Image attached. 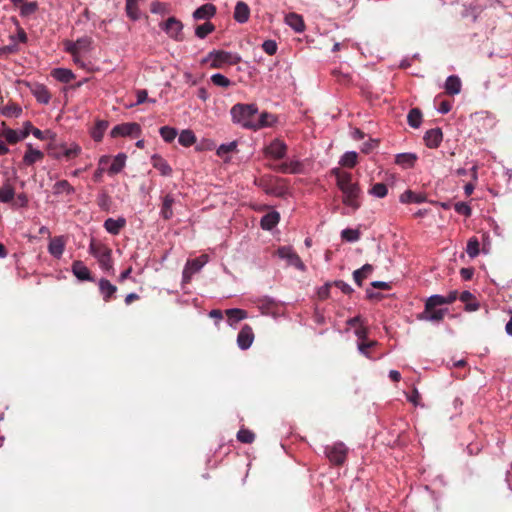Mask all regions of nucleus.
I'll list each match as a JSON object with an SVG mask.
<instances>
[{
	"mask_svg": "<svg viewBox=\"0 0 512 512\" xmlns=\"http://www.w3.org/2000/svg\"><path fill=\"white\" fill-rule=\"evenodd\" d=\"M232 121L241 125L243 128H253V121L258 114V107L256 104H235L230 110Z\"/></svg>",
	"mask_w": 512,
	"mask_h": 512,
	"instance_id": "1",
	"label": "nucleus"
},
{
	"mask_svg": "<svg viewBox=\"0 0 512 512\" xmlns=\"http://www.w3.org/2000/svg\"><path fill=\"white\" fill-rule=\"evenodd\" d=\"M241 61V57L237 53H233L225 50H212L205 58L203 63H209L211 68L220 69L224 65H235Z\"/></svg>",
	"mask_w": 512,
	"mask_h": 512,
	"instance_id": "2",
	"label": "nucleus"
},
{
	"mask_svg": "<svg viewBox=\"0 0 512 512\" xmlns=\"http://www.w3.org/2000/svg\"><path fill=\"white\" fill-rule=\"evenodd\" d=\"M323 451L331 464L342 466L347 459L349 449L343 442L339 441L331 445H326Z\"/></svg>",
	"mask_w": 512,
	"mask_h": 512,
	"instance_id": "3",
	"label": "nucleus"
},
{
	"mask_svg": "<svg viewBox=\"0 0 512 512\" xmlns=\"http://www.w3.org/2000/svg\"><path fill=\"white\" fill-rule=\"evenodd\" d=\"M90 253L97 258L101 269L110 271L113 268L111 249L104 245L90 244Z\"/></svg>",
	"mask_w": 512,
	"mask_h": 512,
	"instance_id": "4",
	"label": "nucleus"
},
{
	"mask_svg": "<svg viewBox=\"0 0 512 512\" xmlns=\"http://www.w3.org/2000/svg\"><path fill=\"white\" fill-rule=\"evenodd\" d=\"M162 30L172 39L176 41H183V23L175 17H169L161 25Z\"/></svg>",
	"mask_w": 512,
	"mask_h": 512,
	"instance_id": "5",
	"label": "nucleus"
},
{
	"mask_svg": "<svg viewBox=\"0 0 512 512\" xmlns=\"http://www.w3.org/2000/svg\"><path fill=\"white\" fill-rule=\"evenodd\" d=\"M141 133V127L138 123H122L114 126L110 132L112 138L135 136Z\"/></svg>",
	"mask_w": 512,
	"mask_h": 512,
	"instance_id": "6",
	"label": "nucleus"
},
{
	"mask_svg": "<svg viewBox=\"0 0 512 512\" xmlns=\"http://www.w3.org/2000/svg\"><path fill=\"white\" fill-rule=\"evenodd\" d=\"M343 193V199L342 202L346 205L351 207L352 209L356 210L360 207V194L361 190L357 183L352 184L349 187H346L345 189L341 190Z\"/></svg>",
	"mask_w": 512,
	"mask_h": 512,
	"instance_id": "7",
	"label": "nucleus"
},
{
	"mask_svg": "<svg viewBox=\"0 0 512 512\" xmlns=\"http://www.w3.org/2000/svg\"><path fill=\"white\" fill-rule=\"evenodd\" d=\"M278 255L282 259H286L288 264L294 266L300 271H305L306 266L301 260V258L293 251L291 247L283 246L280 247L277 251Z\"/></svg>",
	"mask_w": 512,
	"mask_h": 512,
	"instance_id": "8",
	"label": "nucleus"
},
{
	"mask_svg": "<svg viewBox=\"0 0 512 512\" xmlns=\"http://www.w3.org/2000/svg\"><path fill=\"white\" fill-rule=\"evenodd\" d=\"M287 146L280 139H274L268 146L264 149V154L267 157L280 160L286 156Z\"/></svg>",
	"mask_w": 512,
	"mask_h": 512,
	"instance_id": "9",
	"label": "nucleus"
},
{
	"mask_svg": "<svg viewBox=\"0 0 512 512\" xmlns=\"http://www.w3.org/2000/svg\"><path fill=\"white\" fill-rule=\"evenodd\" d=\"M448 313V308H432L431 310H426V306H424L423 312L417 315V319L420 321H427L432 323H440L445 315Z\"/></svg>",
	"mask_w": 512,
	"mask_h": 512,
	"instance_id": "10",
	"label": "nucleus"
},
{
	"mask_svg": "<svg viewBox=\"0 0 512 512\" xmlns=\"http://www.w3.org/2000/svg\"><path fill=\"white\" fill-rule=\"evenodd\" d=\"M254 341V332L251 326L245 324L237 335V345L241 350H247Z\"/></svg>",
	"mask_w": 512,
	"mask_h": 512,
	"instance_id": "11",
	"label": "nucleus"
},
{
	"mask_svg": "<svg viewBox=\"0 0 512 512\" xmlns=\"http://www.w3.org/2000/svg\"><path fill=\"white\" fill-rule=\"evenodd\" d=\"M99 293L104 302H110L116 298L117 287L108 279L101 278L98 281Z\"/></svg>",
	"mask_w": 512,
	"mask_h": 512,
	"instance_id": "12",
	"label": "nucleus"
},
{
	"mask_svg": "<svg viewBox=\"0 0 512 512\" xmlns=\"http://www.w3.org/2000/svg\"><path fill=\"white\" fill-rule=\"evenodd\" d=\"M424 142L429 148H438L443 139V133L440 128H433L425 132Z\"/></svg>",
	"mask_w": 512,
	"mask_h": 512,
	"instance_id": "13",
	"label": "nucleus"
},
{
	"mask_svg": "<svg viewBox=\"0 0 512 512\" xmlns=\"http://www.w3.org/2000/svg\"><path fill=\"white\" fill-rule=\"evenodd\" d=\"M71 269L74 276L80 281L94 280L88 267L80 260L74 261Z\"/></svg>",
	"mask_w": 512,
	"mask_h": 512,
	"instance_id": "14",
	"label": "nucleus"
},
{
	"mask_svg": "<svg viewBox=\"0 0 512 512\" xmlns=\"http://www.w3.org/2000/svg\"><path fill=\"white\" fill-rule=\"evenodd\" d=\"M215 14H216V7H215V5H213L211 3H206V4L202 5V6H200L199 8H197L193 12L192 17L196 21H198V20H206V21H208L209 19L214 17Z\"/></svg>",
	"mask_w": 512,
	"mask_h": 512,
	"instance_id": "15",
	"label": "nucleus"
},
{
	"mask_svg": "<svg viewBox=\"0 0 512 512\" xmlns=\"http://www.w3.org/2000/svg\"><path fill=\"white\" fill-rule=\"evenodd\" d=\"M53 195L69 197L75 193V188L67 180H59L52 186Z\"/></svg>",
	"mask_w": 512,
	"mask_h": 512,
	"instance_id": "16",
	"label": "nucleus"
},
{
	"mask_svg": "<svg viewBox=\"0 0 512 512\" xmlns=\"http://www.w3.org/2000/svg\"><path fill=\"white\" fill-rule=\"evenodd\" d=\"M285 23L296 33H302L305 30L303 17L297 13H288L285 16Z\"/></svg>",
	"mask_w": 512,
	"mask_h": 512,
	"instance_id": "17",
	"label": "nucleus"
},
{
	"mask_svg": "<svg viewBox=\"0 0 512 512\" xmlns=\"http://www.w3.org/2000/svg\"><path fill=\"white\" fill-rule=\"evenodd\" d=\"M233 17L240 24L246 23L250 17L249 6L243 1H238L235 5Z\"/></svg>",
	"mask_w": 512,
	"mask_h": 512,
	"instance_id": "18",
	"label": "nucleus"
},
{
	"mask_svg": "<svg viewBox=\"0 0 512 512\" xmlns=\"http://www.w3.org/2000/svg\"><path fill=\"white\" fill-rule=\"evenodd\" d=\"M418 156L412 152L399 153L395 156V163L403 169L414 167Z\"/></svg>",
	"mask_w": 512,
	"mask_h": 512,
	"instance_id": "19",
	"label": "nucleus"
},
{
	"mask_svg": "<svg viewBox=\"0 0 512 512\" xmlns=\"http://www.w3.org/2000/svg\"><path fill=\"white\" fill-rule=\"evenodd\" d=\"M126 225V219L124 217H119L117 219L108 218L104 221L105 230L112 234L118 235L122 228Z\"/></svg>",
	"mask_w": 512,
	"mask_h": 512,
	"instance_id": "20",
	"label": "nucleus"
},
{
	"mask_svg": "<svg viewBox=\"0 0 512 512\" xmlns=\"http://www.w3.org/2000/svg\"><path fill=\"white\" fill-rule=\"evenodd\" d=\"M175 203V198L172 194H167L163 197L162 205L160 208V216L164 220H169L173 217V209L172 206Z\"/></svg>",
	"mask_w": 512,
	"mask_h": 512,
	"instance_id": "21",
	"label": "nucleus"
},
{
	"mask_svg": "<svg viewBox=\"0 0 512 512\" xmlns=\"http://www.w3.org/2000/svg\"><path fill=\"white\" fill-rule=\"evenodd\" d=\"M275 121V117L268 112H263L259 116L257 114L255 116V121H253L252 130L256 131L264 127L272 126Z\"/></svg>",
	"mask_w": 512,
	"mask_h": 512,
	"instance_id": "22",
	"label": "nucleus"
},
{
	"mask_svg": "<svg viewBox=\"0 0 512 512\" xmlns=\"http://www.w3.org/2000/svg\"><path fill=\"white\" fill-rule=\"evenodd\" d=\"M29 135V131H18L13 129H4L1 136L5 138V140L9 144H15L19 141L24 140Z\"/></svg>",
	"mask_w": 512,
	"mask_h": 512,
	"instance_id": "23",
	"label": "nucleus"
},
{
	"mask_svg": "<svg viewBox=\"0 0 512 512\" xmlns=\"http://www.w3.org/2000/svg\"><path fill=\"white\" fill-rule=\"evenodd\" d=\"M399 200L403 204H420L426 201V196L422 193H416L412 190H406L400 195Z\"/></svg>",
	"mask_w": 512,
	"mask_h": 512,
	"instance_id": "24",
	"label": "nucleus"
},
{
	"mask_svg": "<svg viewBox=\"0 0 512 512\" xmlns=\"http://www.w3.org/2000/svg\"><path fill=\"white\" fill-rule=\"evenodd\" d=\"M280 221V215L277 211H272L265 214L260 221L263 230H272Z\"/></svg>",
	"mask_w": 512,
	"mask_h": 512,
	"instance_id": "25",
	"label": "nucleus"
},
{
	"mask_svg": "<svg viewBox=\"0 0 512 512\" xmlns=\"http://www.w3.org/2000/svg\"><path fill=\"white\" fill-rule=\"evenodd\" d=\"M64 249L65 243L62 237H55L50 240L48 251L53 257L59 259L63 255Z\"/></svg>",
	"mask_w": 512,
	"mask_h": 512,
	"instance_id": "26",
	"label": "nucleus"
},
{
	"mask_svg": "<svg viewBox=\"0 0 512 512\" xmlns=\"http://www.w3.org/2000/svg\"><path fill=\"white\" fill-rule=\"evenodd\" d=\"M461 80L457 75H450L445 81V90L450 95H457L461 92Z\"/></svg>",
	"mask_w": 512,
	"mask_h": 512,
	"instance_id": "27",
	"label": "nucleus"
},
{
	"mask_svg": "<svg viewBox=\"0 0 512 512\" xmlns=\"http://www.w3.org/2000/svg\"><path fill=\"white\" fill-rule=\"evenodd\" d=\"M225 314L227 316V322L230 326H233L234 324L238 323L239 321L247 318V312L245 310L239 309V308L227 309L225 311Z\"/></svg>",
	"mask_w": 512,
	"mask_h": 512,
	"instance_id": "28",
	"label": "nucleus"
},
{
	"mask_svg": "<svg viewBox=\"0 0 512 512\" xmlns=\"http://www.w3.org/2000/svg\"><path fill=\"white\" fill-rule=\"evenodd\" d=\"M43 157H44L43 152H41L38 149H34L31 144H28L27 151L23 157V162L26 165H32V164L42 160Z\"/></svg>",
	"mask_w": 512,
	"mask_h": 512,
	"instance_id": "29",
	"label": "nucleus"
},
{
	"mask_svg": "<svg viewBox=\"0 0 512 512\" xmlns=\"http://www.w3.org/2000/svg\"><path fill=\"white\" fill-rule=\"evenodd\" d=\"M152 165L160 172L162 176H170L172 173V168L161 156L154 155L152 157Z\"/></svg>",
	"mask_w": 512,
	"mask_h": 512,
	"instance_id": "30",
	"label": "nucleus"
},
{
	"mask_svg": "<svg viewBox=\"0 0 512 512\" xmlns=\"http://www.w3.org/2000/svg\"><path fill=\"white\" fill-rule=\"evenodd\" d=\"M51 75L59 82L69 83L75 78L72 70L67 68H55L52 70Z\"/></svg>",
	"mask_w": 512,
	"mask_h": 512,
	"instance_id": "31",
	"label": "nucleus"
},
{
	"mask_svg": "<svg viewBox=\"0 0 512 512\" xmlns=\"http://www.w3.org/2000/svg\"><path fill=\"white\" fill-rule=\"evenodd\" d=\"M32 94L42 104H48L51 99V95L44 85H35L32 89Z\"/></svg>",
	"mask_w": 512,
	"mask_h": 512,
	"instance_id": "32",
	"label": "nucleus"
},
{
	"mask_svg": "<svg viewBox=\"0 0 512 512\" xmlns=\"http://www.w3.org/2000/svg\"><path fill=\"white\" fill-rule=\"evenodd\" d=\"M373 267L370 264H365L361 268L355 270L353 272V279L355 283L361 287L363 285V281L372 273Z\"/></svg>",
	"mask_w": 512,
	"mask_h": 512,
	"instance_id": "33",
	"label": "nucleus"
},
{
	"mask_svg": "<svg viewBox=\"0 0 512 512\" xmlns=\"http://www.w3.org/2000/svg\"><path fill=\"white\" fill-rule=\"evenodd\" d=\"M125 162L126 155L124 153L117 154L108 169L109 174L114 175L121 172L125 166Z\"/></svg>",
	"mask_w": 512,
	"mask_h": 512,
	"instance_id": "34",
	"label": "nucleus"
},
{
	"mask_svg": "<svg viewBox=\"0 0 512 512\" xmlns=\"http://www.w3.org/2000/svg\"><path fill=\"white\" fill-rule=\"evenodd\" d=\"M109 123L105 120H99L96 122L94 128L91 131V136L94 141L99 142L102 140Z\"/></svg>",
	"mask_w": 512,
	"mask_h": 512,
	"instance_id": "35",
	"label": "nucleus"
},
{
	"mask_svg": "<svg viewBox=\"0 0 512 512\" xmlns=\"http://www.w3.org/2000/svg\"><path fill=\"white\" fill-rule=\"evenodd\" d=\"M357 158V152L347 151L341 156L339 164L343 167L353 168L357 164Z\"/></svg>",
	"mask_w": 512,
	"mask_h": 512,
	"instance_id": "36",
	"label": "nucleus"
},
{
	"mask_svg": "<svg viewBox=\"0 0 512 512\" xmlns=\"http://www.w3.org/2000/svg\"><path fill=\"white\" fill-rule=\"evenodd\" d=\"M407 122L412 128H419L422 123V112L419 108H412L407 115Z\"/></svg>",
	"mask_w": 512,
	"mask_h": 512,
	"instance_id": "37",
	"label": "nucleus"
},
{
	"mask_svg": "<svg viewBox=\"0 0 512 512\" xmlns=\"http://www.w3.org/2000/svg\"><path fill=\"white\" fill-rule=\"evenodd\" d=\"M178 142L184 147H190L196 142L195 134L190 129L182 130L179 134Z\"/></svg>",
	"mask_w": 512,
	"mask_h": 512,
	"instance_id": "38",
	"label": "nucleus"
},
{
	"mask_svg": "<svg viewBox=\"0 0 512 512\" xmlns=\"http://www.w3.org/2000/svg\"><path fill=\"white\" fill-rule=\"evenodd\" d=\"M215 30V25L209 21H206L205 23L198 25L195 28V35L199 39L206 38L210 33H212Z\"/></svg>",
	"mask_w": 512,
	"mask_h": 512,
	"instance_id": "39",
	"label": "nucleus"
},
{
	"mask_svg": "<svg viewBox=\"0 0 512 512\" xmlns=\"http://www.w3.org/2000/svg\"><path fill=\"white\" fill-rule=\"evenodd\" d=\"M442 305H446L443 295L434 294L427 298L425 302L426 310H431Z\"/></svg>",
	"mask_w": 512,
	"mask_h": 512,
	"instance_id": "40",
	"label": "nucleus"
},
{
	"mask_svg": "<svg viewBox=\"0 0 512 512\" xmlns=\"http://www.w3.org/2000/svg\"><path fill=\"white\" fill-rule=\"evenodd\" d=\"M206 263V256H200L186 263V267L191 270V273L199 272Z\"/></svg>",
	"mask_w": 512,
	"mask_h": 512,
	"instance_id": "41",
	"label": "nucleus"
},
{
	"mask_svg": "<svg viewBox=\"0 0 512 512\" xmlns=\"http://www.w3.org/2000/svg\"><path fill=\"white\" fill-rule=\"evenodd\" d=\"M159 133L165 142L170 143L176 138L178 131L173 127L163 126L160 128Z\"/></svg>",
	"mask_w": 512,
	"mask_h": 512,
	"instance_id": "42",
	"label": "nucleus"
},
{
	"mask_svg": "<svg viewBox=\"0 0 512 512\" xmlns=\"http://www.w3.org/2000/svg\"><path fill=\"white\" fill-rule=\"evenodd\" d=\"M236 438L239 442L251 444L255 440V434L249 429H240L237 432Z\"/></svg>",
	"mask_w": 512,
	"mask_h": 512,
	"instance_id": "43",
	"label": "nucleus"
},
{
	"mask_svg": "<svg viewBox=\"0 0 512 512\" xmlns=\"http://www.w3.org/2000/svg\"><path fill=\"white\" fill-rule=\"evenodd\" d=\"M126 12L132 20H138L140 11L137 6V0H126Z\"/></svg>",
	"mask_w": 512,
	"mask_h": 512,
	"instance_id": "44",
	"label": "nucleus"
},
{
	"mask_svg": "<svg viewBox=\"0 0 512 512\" xmlns=\"http://www.w3.org/2000/svg\"><path fill=\"white\" fill-rule=\"evenodd\" d=\"M237 148V142L236 141H231L229 143H223L221 144L218 148H217V155L219 157H222L224 158L225 156H227L228 154H230L231 152L235 151Z\"/></svg>",
	"mask_w": 512,
	"mask_h": 512,
	"instance_id": "45",
	"label": "nucleus"
},
{
	"mask_svg": "<svg viewBox=\"0 0 512 512\" xmlns=\"http://www.w3.org/2000/svg\"><path fill=\"white\" fill-rule=\"evenodd\" d=\"M211 82L218 86V87H222V88H228L231 86L232 82L230 81V79H228L225 75L221 74V73H215L211 76Z\"/></svg>",
	"mask_w": 512,
	"mask_h": 512,
	"instance_id": "46",
	"label": "nucleus"
},
{
	"mask_svg": "<svg viewBox=\"0 0 512 512\" xmlns=\"http://www.w3.org/2000/svg\"><path fill=\"white\" fill-rule=\"evenodd\" d=\"M466 252L470 258H475L479 254V241L476 237H472L468 240L466 246Z\"/></svg>",
	"mask_w": 512,
	"mask_h": 512,
	"instance_id": "47",
	"label": "nucleus"
},
{
	"mask_svg": "<svg viewBox=\"0 0 512 512\" xmlns=\"http://www.w3.org/2000/svg\"><path fill=\"white\" fill-rule=\"evenodd\" d=\"M341 237L348 242H356L360 239V232L357 229L346 228L342 230Z\"/></svg>",
	"mask_w": 512,
	"mask_h": 512,
	"instance_id": "48",
	"label": "nucleus"
},
{
	"mask_svg": "<svg viewBox=\"0 0 512 512\" xmlns=\"http://www.w3.org/2000/svg\"><path fill=\"white\" fill-rule=\"evenodd\" d=\"M369 193L376 198H384L388 193V189L384 183L379 182L372 186Z\"/></svg>",
	"mask_w": 512,
	"mask_h": 512,
	"instance_id": "49",
	"label": "nucleus"
},
{
	"mask_svg": "<svg viewBox=\"0 0 512 512\" xmlns=\"http://www.w3.org/2000/svg\"><path fill=\"white\" fill-rule=\"evenodd\" d=\"M14 194V189L10 185H3L0 188V202H10L14 198Z\"/></svg>",
	"mask_w": 512,
	"mask_h": 512,
	"instance_id": "50",
	"label": "nucleus"
},
{
	"mask_svg": "<svg viewBox=\"0 0 512 512\" xmlns=\"http://www.w3.org/2000/svg\"><path fill=\"white\" fill-rule=\"evenodd\" d=\"M376 345H377L376 341H358L357 348H358V351L362 355L371 359L372 357L370 356L369 349Z\"/></svg>",
	"mask_w": 512,
	"mask_h": 512,
	"instance_id": "51",
	"label": "nucleus"
},
{
	"mask_svg": "<svg viewBox=\"0 0 512 512\" xmlns=\"http://www.w3.org/2000/svg\"><path fill=\"white\" fill-rule=\"evenodd\" d=\"M97 204L103 211H109L111 206V198L106 192H102L97 196Z\"/></svg>",
	"mask_w": 512,
	"mask_h": 512,
	"instance_id": "52",
	"label": "nucleus"
},
{
	"mask_svg": "<svg viewBox=\"0 0 512 512\" xmlns=\"http://www.w3.org/2000/svg\"><path fill=\"white\" fill-rule=\"evenodd\" d=\"M352 184L354 183L352 182L351 173L344 172L342 175H338L337 186L340 190H343L346 187L351 186Z\"/></svg>",
	"mask_w": 512,
	"mask_h": 512,
	"instance_id": "53",
	"label": "nucleus"
},
{
	"mask_svg": "<svg viewBox=\"0 0 512 512\" xmlns=\"http://www.w3.org/2000/svg\"><path fill=\"white\" fill-rule=\"evenodd\" d=\"M145 101H149V102L155 103L154 99H148V92H147V90L139 89V90L136 91V102L130 104L129 106L130 107H134V106H137V105H140V104L144 103Z\"/></svg>",
	"mask_w": 512,
	"mask_h": 512,
	"instance_id": "54",
	"label": "nucleus"
},
{
	"mask_svg": "<svg viewBox=\"0 0 512 512\" xmlns=\"http://www.w3.org/2000/svg\"><path fill=\"white\" fill-rule=\"evenodd\" d=\"M38 8V5L36 2H27V3H24L22 6H21V9H20V15L22 17H27V16H30L31 14L35 13L36 10Z\"/></svg>",
	"mask_w": 512,
	"mask_h": 512,
	"instance_id": "55",
	"label": "nucleus"
},
{
	"mask_svg": "<svg viewBox=\"0 0 512 512\" xmlns=\"http://www.w3.org/2000/svg\"><path fill=\"white\" fill-rule=\"evenodd\" d=\"M81 148L77 144H72L70 147L65 148L62 155L67 159H73L79 155Z\"/></svg>",
	"mask_w": 512,
	"mask_h": 512,
	"instance_id": "56",
	"label": "nucleus"
},
{
	"mask_svg": "<svg viewBox=\"0 0 512 512\" xmlns=\"http://www.w3.org/2000/svg\"><path fill=\"white\" fill-rule=\"evenodd\" d=\"M455 211L465 217H469L472 213L471 207L465 202H457L454 205Z\"/></svg>",
	"mask_w": 512,
	"mask_h": 512,
	"instance_id": "57",
	"label": "nucleus"
},
{
	"mask_svg": "<svg viewBox=\"0 0 512 512\" xmlns=\"http://www.w3.org/2000/svg\"><path fill=\"white\" fill-rule=\"evenodd\" d=\"M265 53L272 56L277 52V43L274 40H265L262 44Z\"/></svg>",
	"mask_w": 512,
	"mask_h": 512,
	"instance_id": "58",
	"label": "nucleus"
},
{
	"mask_svg": "<svg viewBox=\"0 0 512 512\" xmlns=\"http://www.w3.org/2000/svg\"><path fill=\"white\" fill-rule=\"evenodd\" d=\"M22 112V109L17 105L6 106L2 113L8 117H18Z\"/></svg>",
	"mask_w": 512,
	"mask_h": 512,
	"instance_id": "59",
	"label": "nucleus"
},
{
	"mask_svg": "<svg viewBox=\"0 0 512 512\" xmlns=\"http://www.w3.org/2000/svg\"><path fill=\"white\" fill-rule=\"evenodd\" d=\"M75 42H76L78 53L80 51H88L91 47V39L89 37L80 38Z\"/></svg>",
	"mask_w": 512,
	"mask_h": 512,
	"instance_id": "60",
	"label": "nucleus"
},
{
	"mask_svg": "<svg viewBox=\"0 0 512 512\" xmlns=\"http://www.w3.org/2000/svg\"><path fill=\"white\" fill-rule=\"evenodd\" d=\"M337 288H339L344 294L350 295L353 292V288L343 280H336L333 283Z\"/></svg>",
	"mask_w": 512,
	"mask_h": 512,
	"instance_id": "61",
	"label": "nucleus"
},
{
	"mask_svg": "<svg viewBox=\"0 0 512 512\" xmlns=\"http://www.w3.org/2000/svg\"><path fill=\"white\" fill-rule=\"evenodd\" d=\"M355 335L358 338V341H366L368 337V330L365 326L360 325L355 329Z\"/></svg>",
	"mask_w": 512,
	"mask_h": 512,
	"instance_id": "62",
	"label": "nucleus"
},
{
	"mask_svg": "<svg viewBox=\"0 0 512 512\" xmlns=\"http://www.w3.org/2000/svg\"><path fill=\"white\" fill-rule=\"evenodd\" d=\"M331 283H326L318 289V296L320 299H326L330 293Z\"/></svg>",
	"mask_w": 512,
	"mask_h": 512,
	"instance_id": "63",
	"label": "nucleus"
},
{
	"mask_svg": "<svg viewBox=\"0 0 512 512\" xmlns=\"http://www.w3.org/2000/svg\"><path fill=\"white\" fill-rule=\"evenodd\" d=\"M28 197L25 193L18 194L15 200V205L19 207H27L28 205Z\"/></svg>",
	"mask_w": 512,
	"mask_h": 512,
	"instance_id": "64",
	"label": "nucleus"
}]
</instances>
